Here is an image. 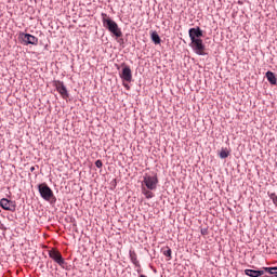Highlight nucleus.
<instances>
[{"label":"nucleus","instance_id":"obj_1","mask_svg":"<svg viewBox=\"0 0 277 277\" xmlns=\"http://www.w3.org/2000/svg\"><path fill=\"white\" fill-rule=\"evenodd\" d=\"M102 23L103 27H105V29H108V31L116 36V38H122V30H120L118 24L114 19L108 17L106 13H102Z\"/></svg>","mask_w":277,"mask_h":277},{"label":"nucleus","instance_id":"obj_2","mask_svg":"<svg viewBox=\"0 0 277 277\" xmlns=\"http://www.w3.org/2000/svg\"><path fill=\"white\" fill-rule=\"evenodd\" d=\"M159 184V177H157V173L154 175H149L146 173L143 176L142 187L148 188L150 192H155L157 189V185Z\"/></svg>","mask_w":277,"mask_h":277},{"label":"nucleus","instance_id":"obj_3","mask_svg":"<svg viewBox=\"0 0 277 277\" xmlns=\"http://www.w3.org/2000/svg\"><path fill=\"white\" fill-rule=\"evenodd\" d=\"M189 47L193 49L194 53L196 55H207L205 43L202 42V39H195L190 41Z\"/></svg>","mask_w":277,"mask_h":277},{"label":"nucleus","instance_id":"obj_4","mask_svg":"<svg viewBox=\"0 0 277 277\" xmlns=\"http://www.w3.org/2000/svg\"><path fill=\"white\" fill-rule=\"evenodd\" d=\"M38 189H39V194H40L41 198H43V200H51V198H53V196H54L53 190L47 184H39Z\"/></svg>","mask_w":277,"mask_h":277},{"label":"nucleus","instance_id":"obj_5","mask_svg":"<svg viewBox=\"0 0 277 277\" xmlns=\"http://www.w3.org/2000/svg\"><path fill=\"white\" fill-rule=\"evenodd\" d=\"M0 207L4 209V211H11V213H14V211H16V201L10 200L8 198H2L0 200Z\"/></svg>","mask_w":277,"mask_h":277},{"label":"nucleus","instance_id":"obj_6","mask_svg":"<svg viewBox=\"0 0 277 277\" xmlns=\"http://www.w3.org/2000/svg\"><path fill=\"white\" fill-rule=\"evenodd\" d=\"M54 85L58 94H61L62 98H68L70 96V94H68V89H66V84H64V81L56 80L54 81Z\"/></svg>","mask_w":277,"mask_h":277},{"label":"nucleus","instance_id":"obj_7","mask_svg":"<svg viewBox=\"0 0 277 277\" xmlns=\"http://www.w3.org/2000/svg\"><path fill=\"white\" fill-rule=\"evenodd\" d=\"M19 37L22 38V42L26 45L27 44H32L35 47L38 45V38L36 36L22 32L19 34Z\"/></svg>","mask_w":277,"mask_h":277},{"label":"nucleus","instance_id":"obj_8","mask_svg":"<svg viewBox=\"0 0 277 277\" xmlns=\"http://www.w3.org/2000/svg\"><path fill=\"white\" fill-rule=\"evenodd\" d=\"M49 256L50 259H52V261H54L55 263H57V265H64V263H66V261H64V258L62 256V253H60V251L52 249L49 251Z\"/></svg>","mask_w":277,"mask_h":277},{"label":"nucleus","instance_id":"obj_9","mask_svg":"<svg viewBox=\"0 0 277 277\" xmlns=\"http://www.w3.org/2000/svg\"><path fill=\"white\" fill-rule=\"evenodd\" d=\"M188 36L190 38V41L199 40L200 38H202V29H200V27L190 28L188 30Z\"/></svg>","mask_w":277,"mask_h":277},{"label":"nucleus","instance_id":"obj_10","mask_svg":"<svg viewBox=\"0 0 277 277\" xmlns=\"http://www.w3.org/2000/svg\"><path fill=\"white\" fill-rule=\"evenodd\" d=\"M121 79L123 81H127L128 83H131L133 81V74L131 72V67L124 66L121 74Z\"/></svg>","mask_w":277,"mask_h":277},{"label":"nucleus","instance_id":"obj_11","mask_svg":"<svg viewBox=\"0 0 277 277\" xmlns=\"http://www.w3.org/2000/svg\"><path fill=\"white\" fill-rule=\"evenodd\" d=\"M245 274L250 277H259L265 274V271H253V269H246Z\"/></svg>","mask_w":277,"mask_h":277},{"label":"nucleus","instance_id":"obj_12","mask_svg":"<svg viewBox=\"0 0 277 277\" xmlns=\"http://www.w3.org/2000/svg\"><path fill=\"white\" fill-rule=\"evenodd\" d=\"M129 255H130L131 263H133V265H135V267H140V261L137 260V253H135L134 250H130Z\"/></svg>","mask_w":277,"mask_h":277},{"label":"nucleus","instance_id":"obj_13","mask_svg":"<svg viewBox=\"0 0 277 277\" xmlns=\"http://www.w3.org/2000/svg\"><path fill=\"white\" fill-rule=\"evenodd\" d=\"M266 79L272 85H276L277 83V78L276 75L273 71H267L266 72Z\"/></svg>","mask_w":277,"mask_h":277},{"label":"nucleus","instance_id":"obj_14","mask_svg":"<svg viewBox=\"0 0 277 277\" xmlns=\"http://www.w3.org/2000/svg\"><path fill=\"white\" fill-rule=\"evenodd\" d=\"M142 194H144L147 200H150V198H155V194L153 193V190L146 188V186H142Z\"/></svg>","mask_w":277,"mask_h":277},{"label":"nucleus","instance_id":"obj_15","mask_svg":"<svg viewBox=\"0 0 277 277\" xmlns=\"http://www.w3.org/2000/svg\"><path fill=\"white\" fill-rule=\"evenodd\" d=\"M151 40L155 44H161V37H159V34L151 32Z\"/></svg>","mask_w":277,"mask_h":277},{"label":"nucleus","instance_id":"obj_16","mask_svg":"<svg viewBox=\"0 0 277 277\" xmlns=\"http://www.w3.org/2000/svg\"><path fill=\"white\" fill-rule=\"evenodd\" d=\"M264 272H267V274H272L273 276L277 277V267H265Z\"/></svg>","mask_w":277,"mask_h":277},{"label":"nucleus","instance_id":"obj_17","mask_svg":"<svg viewBox=\"0 0 277 277\" xmlns=\"http://www.w3.org/2000/svg\"><path fill=\"white\" fill-rule=\"evenodd\" d=\"M162 254L167 256L168 259H172V249L167 247L166 249L162 250Z\"/></svg>","mask_w":277,"mask_h":277},{"label":"nucleus","instance_id":"obj_18","mask_svg":"<svg viewBox=\"0 0 277 277\" xmlns=\"http://www.w3.org/2000/svg\"><path fill=\"white\" fill-rule=\"evenodd\" d=\"M219 155L221 159H226L228 155H230V153L227 151L225 148H222Z\"/></svg>","mask_w":277,"mask_h":277},{"label":"nucleus","instance_id":"obj_19","mask_svg":"<svg viewBox=\"0 0 277 277\" xmlns=\"http://www.w3.org/2000/svg\"><path fill=\"white\" fill-rule=\"evenodd\" d=\"M271 200H273L274 205H277V195L275 193L269 194Z\"/></svg>","mask_w":277,"mask_h":277},{"label":"nucleus","instance_id":"obj_20","mask_svg":"<svg viewBox=\"0 0 277 277\" xmlns=\"http://www.w3.org/2000/svg\"><path fill=\"white\" fill-rule=\"evenodd\" d=\"M95 166H96V168H103V161L102 160H96Z\"/></svg>","mask_w":277,"mask_h":277},{"label":"nucleus","instance_id":"obj_21","mask_svg":"<svg viewBox=\"0 0 277 277\" xmlns=\"http://www.w3.org/2000/svg\"><path fill=\"white\" fill-rule=\"evenodd\" d=\"M36 170V167L30 168V172H34Z\"/></svg>","mask_w":277,"mask_h":277},{"label":"nucleus","instance_id":"obj_22","mask_svg":"<svg viewBox=\"0 0 277 277\" xmlns=\"http://www.w3.org/2000/svg\"><path fill=\"white\" fill-rule=\"evenodd\" d=\"M140 277H147L146 275H140Z\"/></svg>","mask_w":277,"mask_h":277}]
</instances>
